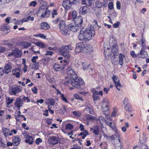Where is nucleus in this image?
<instances>
[{
  "mask_svg": "<svg viewBox=\"0 0 149 149\" xmlns=\"http://www.w3.org/2000/svg\"><path fill=\"white\" fill-rule=\"evenodd\" d=\"M53 22L55 24L59 23L58 25L61 33L65 35H68L70 34V31L75 32L81 29V28L77 26L74 23L70 24L66 26L65 22L59 17L53 20Z\"/></svg>",
  "mask_w": 149,
  "mask_h": 149,
  "instance_id": "nucleus-1",
  "label": "nucleus"
},
{
  "mask_svg": "<svg viewBox=\"0 0 149 149\" xmlns=\"http://www.w3.org/2000/svg\"><path fill=\"white\" fill-rule=\"evenodd\" d=\"M79 32L78 38L79 40L88 41L92 38L93 36L95 34V31L90 28H82Z\"/></svg>",
  "mask_w": 149,
  "mask_h": 149,
  "instance_id": "nucleus-2",
  "label": "nucleus"
},
{
  "mask_svg": "<svg viewBox=\"0 0 149 149\" xmlns=\"http://www.w3.org/2000/svg\"><path fill=\"white\" fill-rule=\"evenodd\" d=\"M90 46L89 45H86L85 46L83 42H79L76 45L75 51L76 53H78L82 51L85 52H91L93 50V49L90 48Z\"/></svg>",
  "mask_w": 149,
  "mask_h": 149,
  "instance_id": "nucleus-3",
  "label": "nucleus"
},
{
  "mask_svg": "<svg viewBox=\"0 0 149 149\" xmlns=\"http://www.w3.org/2000/svg\"><path fill=\"white\" fill-rule=\"evenodd\" d=\"M84 83V80L79 77H77L72 78L71 81V85L74 87L79 88Z\"/></svg>",
  "mask_w": 149,
  "mask_h": 149,
  "instance_id": "nucleus-4",
  "label": "nucleus"
},
{
  "mask_svg": "<svg viewBox=\"0 0 149 149\" xmlns=\"http://www.w3.org/2000/svg\"><path fill=\"white\" fill-rule=\"evenodd\" d=\"M39 13H41V16L42 17H48L50 13L49 10L48 8L45 6H41L39 9Z\"/></svg>",
  "mask_w": 149,
  "mask_h": 149,
  "instance_id": "nucleus-5",
  "label": "nucleus"
},
{
  "mask_svg": "<svg viewBox=\"0 0 149 149\" xmlns=\"http://www.w3.org/2000/svg\"><path fill=\"white\" fill-rule=\"evenodd\" d=\"M68 48V46L62 47L59 50V53L60 54L62 55L65 58H68L70 57L69 54Z\"/></svg>",
  "mask_w": 149,
  "mask_h": 149,
  "instance_id": "nucleus-6",
  "label": "nucleus"
},
{
  "mask_svg": "<svg viewBox=\"0 0 149 149\" xmlns=\"http://www.w3.org/2000/svg\"><path fill=\"white\" fill-rule=\"evenodd\" d=\"M102 104L104 113L106 115H107V114L106 113L108 112L109 107V100L107 98L104 99L102 101Z\"/></svg>",
  "mask_w": 149,
  "mask_h": 149,
  "instance_id": "nucleus-7",
  "label": "nucleus"
},
{
  "mask_svg": "<svg viewBox=\"0 0 149 149\" xmlns=\"http://www.w3.org/2000/svg\"><path fill=\"white\" fill-rule=\"evenodd\" d=\"M22 52L21 51L17 48H15V49L12 50V52L9 53L8 56L9 57L13 56L15 58H19L22 56Z\"/></svg>",
  "mask_w": 149,
  "mask_h": 149,
  "instance_id": "nucleus-8",
  "label": "nucleus"
},
{
  "mask_svg": "<svg viewBox=\"0 0 149 149\" xmlns=\"http://www.w3.org/2000/svg\"><path fill=\"white\" fill-rule=\"evenodd\" d=\"M22 90V88L19 86L13 85L11 88L10 94L11 95H16L17 93L20 92Z\"/></svg>",
  "mask_w": 149,
  "mask_h": 149,
  "instance_id": "nucleus-9",
  "label": "nucleus"
},
{
  "mask_svg": "<svg viewBox=\"0 0 149 149\" xmlns=\"http://www.w3.org/2000/svg\"><path fill=\"white\" fill-rule=\"evenodd\" d=\"M59 141L58 138L54 136L49 137L48 139V142L49 143L53 145L57 144Z\"/></svg>",
  "mask_w": 149,
  "mask_h": 149,
  "instance_id": "nucleus-10",
  "label": "nucleus"
},
{
  "mask_svg": "<svg viewBox=\"0 0 149 149\" xmlns=\"http://www.w3.org/2000/svg\"><path fill=\"white\" fill-rule=\"evenodd\" d=\"M65 69H67V73L68 75L71 76V77H72V78L76 77L77 75L75 73L74 70L72 69L70 65L67 68H65Z\"/></svg>",
  "mask_w": 149,
  "mask_h": 149,
  "instance_id": "nucleus-11",
  "label": "nucleus"
},
{
  "mask_svg": "<svg viewBox=\"0 0 149 149\" xmlns=\"http://www.w3.org/2000/svg\"><path fill=\"white\" fill-rule=\"evenodd\" d=\"M74 23L77 26L80 27V28H82V26H81V24L83 22V18L81 16H78L77 18H75L73 20Z\"/></svg>",
  "mask_w": 149,
  "mask_h": 149,
  "instance_id": "nucleus-12",
  "label": "nucleus"
},
{
  "mask_svg": "<svg viewBox=\"0 0 149 149\" xmlns=\"http://www.w3.org/2000/svg\"><path fill=\"white\" fill-rule=\"evenodd\" d=\"M12 69V64L10 63H6L4 66L5 73L7 74L10 72Z\"/></svg>",
  "mask_w": 149,
  "mask_h": 149,
  "instance_id": "nucleus-13",
  "label": "nucleus"
},
{
  "mask_svg": "<svg viewBox=\"0 0 149 149\" xmlns=\"http://www.w3.org/2000/svg\"><path fill=\"white\" fill-rule=\"evenodd\" d=\"M23 104V100L20 97L17 98L15 103V106L18 107L19 110L20 108L22 106Z\"/></svg>",
  "mask_w": 149,
  "mask_h": 149,
  "instance_id": "nucleus-14",
  "label": "nucleus"
},
{
  "mask_svg": "<svg viewBox=\"0 0 149 149\" xmlns=\"http://www.w3.org/2000/svg\"><path fill=\"white\" fill-rule=\"evenodd\" d=\"M25 137L26 139V140H25L26 143H28L29 144L31 145L34 142V139L31 136L27 134L25 135Z\"/></svg>",
  "mask_w": 149,
  "mask_h": 149,
  "instance_id": "nucleus-15",
  "label": "nucleus"
},
{
  "mask_svg": "<svg viewBox=\"0 0 149 149\" xmlns=\"http://www.w3.org/2000/svg\"><path fill=\"white\" fill-rule=\"evenodd\" d=\"M72 5L68 0H65L62 3V6L65 10L70 9Z\"/></svg>",
  "mask_w": 149,
  "mask_h": 149,
  "instance_id": "nucleus-16",
  "label": "nucleus"
},
{
  "mask_svg": "<svg viewBox=\"0 0 149 149\" xmlns=\"http://www.w3.org/2000/svg\"><path fill=\"white\" fill-rule=\"evenodd\" d=\"M53 68L54 70L56 71H60L64 68V66L55 63L53 66Z\"/></svg>",
  "mask_w": 149,
  "mask_h": 149,
  "instance_id": "nucleus-17",
  "label": "nucleus"
},
{
  "mask_svg": "<svg viewBox=\"0 0 149 149\" xmlns=\"http://www.w3.org/2000/svg\"><path fill=\"white\" fill-rule=\"evenodd\" d=\"M82 4L85 5L87 6H90L94 3V0H82Z\"/></svg>",
  "mask_w": 149,
  "mask_h": 149,
  "instance_id": "nucleus-18",
  "label": "nucleus"
},
{
  "mask_svg": "<svg viewBox=\"0 0 149 149\" xmlns=\"http://www.w3.org/2000/svg\"><path fill=\"white\" fill-rule=\"evenodd\" d=\"M40 26L41 29L45 30H47L50 28L49 25L46 22L41 23Z\"/></svg>",
  "mask_w": 149,
  "mask_h": 149,
  "instance_id": "nucleus-19",
  "label": "nucleus"
},
{
  "mask_svg": "<svg viewBox=\"0 0 149 149\" xmlns=\"http://www.w3.org/2000/svg\"><path fill=\"white\" fill-rule=\"evenodd\" d=\"M88 8L86 6H84L81 7L79 9V13L80 14L84 15L88 12Z\"/></svg>",
  "mask_w": 149,
  "mask_h": 149,
  "instance_id": "nucleus-20",
  "label": "nucleus"
},
{
  "mask_svg": "<svg viewBox=\"0 0 149 149\" xmlns=\"http://www.w3.org/2000/svg\"><path fill=\"white\" fill-rule=\"evenodd\" d=\"M95 4V7L98 8H100L102 6L104 7H105L106 6V4L104 3L101 2L99 0H97L96 1Z\"/></svg>",
  "mask_w": 149,
  "mask_h": 149,
  "instance_id": "nucleus-21",
  "label": "nucleus"
},
{
  "mask_svg": "<svg viewBox=\"0 0 149 149\" xmlns=\"http://www.w3.org/2000/svg\"><path fill=\"white\" fill-rule=\"evenodd\" d=\"M55 100L52 98H49L45 100L46 103L47 104H50L51 105L54 106V105Z\"/></svg>",
  "mask_w": 149,
  "mask_h": 149,
  "instance_id": "nucleus-22",
  "label": "nucleus"
},
{
  "mask_svg": "<svg viewBox=\"0 0 149 149\" xmlns=\"http://www.w3.org/2000/svg\"><path fill=\"white\" fill-rule=\"evenodd\" d=\"M86 121H93L96 120L97 118L90 114H87L86 116Z\"/></svg>",
  "mask_w": 149,
  "mask_h": 149,
  "instance_id": "nucleus-23",
  "label": "nucleus"
},
{
  "mask_svg": "<svg viewBox=\"0 0 149 149\" xmlns=\"http://www.w3.org/2000/svg\"><path fill=\"white\" fill-rule=\"evenodd\" d=\"M21 141L20 139L18 136H16L13 139V141L14 146L17 145L20 143Z\"/></svg>",
  "mask_w": 149,
  "mask_h": 149,
  "instance_id": "nucleus-24",
  "label": "nucleus"
},
{
  "mask_svg": "<svg viewBox=\"0 0 149 149\" xmlns=\"http://www.w3.org/2000/svg\"><path fill=\"white\" fill-rule=\"evenodd\" d=\"M125 57V55L121 53L119 54L118 58H119L118 63L120 65H122L123 64V59Z\"/></svg>",
  "mask_w": 149,
  "mask_h": 149,
  "instance_id": "nucleus-25",
  "label": "nucleus"
},
{
  "mask_svg": "<svg viewBox=\"0 0 149 149\" xmlns=\"http://www.w3.org/2000/svg\"><path fill=\"white\" fill-rule=\"evenodd\" d=\"M99 131V127L97 125L94 126V129L93 132L95 135H97L98 134Z\"/></svg>",
  "mask_w": 149,
  "mask_h": 149,
  "instance_id": "nucleus-26",
  "label": "nucleus"
},
{
  "mask_svg": "<svg viewBox=\"0 0 149 149\" xmlns=\"http://www.w3.org/2000/svg\"><path fill=\"white\" fill-rule=\"evenodd\" d=\"M3 134L5 137H7L8 136L9 130L7 128L3 127L2 129Z\"/></svg>",
  "mask_w": 149,
  "mask_h": 149,
  "instance_id": "nucleus-27",
  "label": "nucleus"
},
{
  "mask_svg": "<svg viewBox=\"0 0 149 149\" xmlns=\"http://www.w3.org/2000/svg\"><path fill=\"white\" fill-rule=\"evenodd\" d=\"M118 47L117 45L116 44H114L111 48L112 49L111 52L113 53H115L116 52H118Z\"/></svg>",
  "mask_w": 149,
  "mask_h": 149,
  "instance_id": "nucleus-28",
  "label": "nucleus"
},
{
  "mask_svg": "<svg viewBox=\"0 0 149 149\" xmlns=\"http://www.w3.org/2000/svg\"><path fill=\"white\" fill-rule=\"evenodd\" d=\"M140 54H141V57L142 58H143L146 57L147 53V52L143 50H141L140 51Z\"/></svg>",
  "mask_w": 149,
  "mask_h": 149,
  "instance_id": "nucleus-29",
  "label": "nucleus"
},
{
  "mask_svg": "<svg viewBox=\"0 0 149 149\" xmlns=\"http://www.w3.org/2000/svg\"><path fill=\"white\" fill-rule=\"evenodd\" d=\"M93 97L94 100H97L99 99L98 92L97 91H95L93 93Z\"/></svg>",
  "mask_w": 149,
  "mask_h": 149,
  "instance_id": "nucleus-30",
  "label": "nucleus"
},
{
  "mask_svg": "<svg viewBox=\"0 0 149 149\" xmlns=\"http://www.w3.org/2000/svg\"><path fill=\"white\" fill-rule=\"evenodd\" d=\"M59 110L60 113H64L67 111V107L65 106H63L59 109Z\"/></svg>",
  "mask_w": 149,
  "mask_h": 149,
  "instance_id": "nucleus-31",
  "label": "nucleus"
},
{
  "mask_svg": "<svg viewBox=\"0 0 149 149\" xmlns=\"http://www.w3.org/2000/svg\"><path fill=\"white\" fill-rule=\"evenodd\" d=\"M65 81L64 83V85L66 86L69 84H71V81L72 79H69L68 78L65 77Z\"/></svg>",
  "mask_w": 149,
  "mask_h": 149,
  "instance_id": "nucleus-32",
  "label": "nucleus"
},
{
  "mask_svg": "<svg viewBox=\"0 0 149 149\" xmlns=\"http://www.w3.org/2000/svg\"><path fill=\"white\" fill-rule=\"evenodd\" d=\"M85 109L89 113L91 114H94V112L92 108L91 107L89 106H87L85 108Z\"/></svg>",
  "mask_w": 149,
  "mask_h": 149,
  "instance_id": "nucleus-33",
  "label": "nucleus"
},
{
  "mask_svg": "<svg viewBox=\"0 0 149 149\" xmlns=\"http://www.w3.org/2000/svg\"><path fill=\"white\" fill-rule=\"evenodd\" d=\"M36 45L42 48H45L46 47V45L43 42H37L36 43Z\"/></svg>",
  "mask_w": 149,
  "mask_h": 149,
  "instance_id": "nucleus-34",
  "label": "nucleus"
},
{
  "mask_svg": "<svg viewBox=\"0 0 149 149\" xmlns=\"http://www.w3.org/2000/svg\"><path fill=\"white\" fill-rule=\"evenodd\" d=\"M73 127V126L72 124L68 123L66 125L65 129L66 130H72Z\"/></svg>",
  "mask_w": 149,
  "mask_h": 149,
  "instance_id": "nucleus-35",
  "label": "nucleus"
},
{
  "mask_svg": "<svg viewBox=\"0 0 149 149\" xmlns=\"http://www.w3.org/2000/svg\"><path fill=\"white\" fill-rule=\"evenodd\" d=\"M72 112L73 114L77 117H80L81 114V113L79 111H74Z\"/></svg>",
  "mask_w": 149,
  "mask_h": 149,
  "instance_id": "nucleus-36",
  "label": "nucleus"
},
{
  "mask_svg": "<svg viewBox=\"0 0 149 149\" xmlns=\"http://www.w3.org/2000/svg\"><path fill=\"white\" fill-rule=\"evenodd\" d=\"M145 40L143 39V38H142L140 40V41L139 42V44H141L142 45V47L143 49L146 46L145 44Z\"/></svg>",
  "mask_w": 149,
  "mask_h": 149,
  "instance_id": "nucleus-37",
  "label": "nucleus"
},
{
  "mask_svg": "<svg viewBox=\"0 0 149 149\" xmlns=\"http://www.w3.org/2000/svg\"><path fill=\"white\" fill-rule=\"evenodd\" d=\"M21 70L20 68H16L12 70V74H13L14 72L15 73L18 72V71L20 72Z\"/></svg>",
  "mask_w": 149,
  "mask_h": 149,
  "instance_id": "nucleus-38",
  "label": "nucleus"
},
{
  "mask_svg": "<svg viewBox=\"0 0 149 149\" xmlns=\"http://www.w3.org/2000/svg\"><path fill=\"white\" fill-rule=\"evenodd\" d=\"M115 85L117 89L119 91H120V88H118V87L119 86L120 87H121V86L122 85L120 83V80H118V82H116V83H115Z\"/></svg>",
  "mask_w": 149,
  "mask_h": 149,
  "instance_id": "nucleus-39",
  "label": "nucleus"
},
{
  "mask_svg": "<svg viewBox=\"0 0 149 149\" xmlns=\"http://www.w3.org/2000/svg\"><path fill=\"white\" fill-rule=\"evenodd\" d=\"M82 65L83 66V70H86L88 68L89 64H88L84 62L82 63Z\"/></svg>",
  "mask_w": 149,
  "mask_h": 149,
  "instance_id": "nucleus-40",
  "label": "nucleus"
},
{
  "mask_svg": "<svg viewBox=\"0 0 149 149\" xmlns=\"http://www.w3.org/2000/svg\"><path fill=\"white\" fill-rule=\"evenodd\" d=\"M88 134V132L86 130H84V132H81L79 134V136H86Z\"/></svg>",
  "mask_w": 149,
  "mask_h": 149,
  "instance_id": "nucleus-41",
  "label": "nucleus"
},
{
  "mask_svg": "<svg viewBox=\"0 0 149 149\" xmlns=\"http://www.w3.org/2000/svg\"><path fill=\"white\" fill-rule=\"evenodd\" d=\"M77 12L76 11H74L72 12V17L73 20L77 17Z\"/></svg>",
  "mask_w": 149,
  "mask_h": 149,
  "instance_id": "nucleus-42",
  "label": "nucleus"
},
{
  "mask_svg": "<svg viewBox=\"0 0 149 149\" xmlns=\"http://www.w3.org/2000/svg\"><path fill=\"white\" fill-rule=\"evenodd\" d=\"M32 65L33 66L32 68L35 69L36 70H37L38 69V66H39V63H36Z\"/></svg>",
  "mask_w": 149,
  "mask_h": 149,
  "instance_id": "nucleus-43",
  "label": "nucleus"
},
{
  "mask_svg": "<svg viewBox=\"0 0 149 149\" xmlns=\"http://www.w3.org/2000/svg\"><path fill=\"white\" fill-rule=\"evenodd\" d=\"M59 93L61 95V97L62 100L65 102L66 103L68 102L67 99L66 97L64 96V95L63 94H61V92H60Z\"/></svg>",
  "mask_w": 149,
  "mask_h": 149,
  "instance_id": "nucleus-44",
  "label": "nucleus"
},
{
  "mask_svg": "<svg viewBox=\"0 0 149 149\" xmlns=\"http://www.w3.org/2000/svg\"><path fill=\"white\" fill-rule=\"evenodd\" d=\"M108 6L109 9L110 10H111L113 8V3L112 2H110L108 3Z\"/></svg>",
  "mask_w": 149,
  "mask_h": 149,
  "instance_id": "nucleus-45",
  "label": "nucleus"
},
{
  "mask_svg": "<svg viewBox=\"0 0 149 149\" xmlns=\"http://www.w3.org/2000/svg\"><path fill=\"white\" fill-rule=\"evenodd\" d=\"M20 114L15 115V116L16 120L19 122H20Z\"/></svg>",
  "mask_w": 149,
  "mask_h": 149,
  "instance_id": "nucleus-46",
  "label": "nucleus"
},
{
  "mask_svg": "<svg viewBox=\"0 0 149 149\" xmlns=\"http://www.w3.org/2000/svg\"><path fill=\"white\" fill-rule=\"evenodd\" d=\"M38 58V56H36L33 57L31 59V61L33 63H36V60Z\"/></svg>",
  "mask_w": 149,
  "mask_h": 149,
  "instance_id": "nucleus-47",
  "label": "nucleus"
},
{
  "mask_svg": "<svg viewBox=\"0 0 149 149\" xmlns=\"http://www.w3.org/2000/svg\"><path fill=\"white\" fill-rule=\"evenodd\" d=\"M63 66H64V68H66V67H69L67 64V61L66 60H63Z\"/></svg>",
  "mask_w": 149,
  "mask_h": 149,
  "instance_id": "nucleus-48",
  "label": "nucleus"
},
{
  "mask_svg": "<svg viewBox=\"0 0 149 149\" xmlns=\"http://www.w3.org/2000/svg\"><path fill=\"white\" fill-rule=\"evenodd\" d=\"M5 73L3 68L2 67L0 68V76H2Z\"/></svg>",
  "mask_w": 149,
  "mask_h": 149,
  "instance_id": "nucleus-49",
  "label": "nucleus"
},
{
  "mask_svg": "<svg viewBox=\"0 0 149 149\" xmlns=\"http://www.w3.org/2000/svg\"><path fill=\"white\" fill-rule=\"evenodd\" d=\"M68 1L72 5L76 4L77 3V0H68Z\"/></svg>",
  "mask_w": 149,
  "mask_h": 149,
  "instance_id": "nucleus-50",
  "label": "nucleus"
},
{
  "mask_svg": "<svg viewBox=\"0 0 149 149\" xmlns=\"http://www.w3.org/2000/svg\"><path fill=\"white\" fill-rule=\"evenodd\" d=\"M124 104L125 105H128L129 104V102L127 98H125L123 101Z\"/></svg>",
  "mask_w": 149,
  "mask_h": 149,
  "instance_id": "nucleus-51",
  "label": "nucleus"
},
{
  "mask_svg": "<svg viewBox=\"0 0 149 149\" xmlns=\"http://www.w3.org/2000/svg\"><path fill=\"white\" fill-rule=\"evenodd\" d=\"M12 75L13 76H15L16 78H19L20 75V72L18 71V72L15 73L14 72L13 74Z\"/></svg>",
  "mask_w": 149,
  "mask_h": 149,
  "instance_id": "nucleus-52",
  "label": "nucleus"
},
{
  "mask_svg": "<svg viewBox=\"0 0 149 149\" xmlns=\"http://www.w3.org/2000/svg\"><path fill=\"white\" fill-rule=\"evenodd\" d=\"M112 80L115 83H116V80H117V78H118V77L117 76L113 75V77H112Z\"/></svg>",
  "mask_w": 149,
  "mask_h": 149,
  "instance_id": "nucleus-53",
  "label": "nucleus"
},
{
  "mask_svg": "<svg viewBox=\"0 0 149 149\" xmlns=\"http://www.w3.org/2000/svg\"><path fill=\"white\" fill-rule=\"evenodd\" d=\"M120 24V22H117L116 23H115L113 24V26L115 28H117L119 27Z\"/></svg>",
  "mask_w": 149,
  "mask_h": 149,
  "instance_id": "nucleus-54",
  "label": "nucleus"
},
{
  "mask_svg": "<svg viewBox=\"0 0 149 149\" xmlns=\"http://www.w3.org/2000/svg\"><path fill=\"white\" fill-rule=\"evenodd\" d=\"M37 4V3L36 1H31L30 3L29 4V6H33V7L35 6Z\"/></svg>",
  "mask_w": 149,
  "mask_h": 149,
  "instance_id": "nucleus-55",
  "label": "nucleus"
},
{
  "mask_svg": "<svg viewBox=\"0 0 149 149\" xmlns=\"http://www.w3.org/2000/svg\"><path fill=\"white\" fill-rule=\"evenodd\" d=\"M130 54L131 56L133 58L136 57L137 56L135 54V52L133 51H131L130 52Z\"/></svg>",
  "mask_w": 149,
  "mask_h": 149,
  "instance_id": "nucleus-56",
  "label": "nucleus"
},
{
  "mask_svg": "<svg viewBox=\"0 0 149 149\" xmlns=\"http://www.w3.org/2000/svg\"><path fill=\"white\" fill-rule=\"evenodd\" d=\"M130 104H128L127 105H125V109L127 110L129 112H130L131 110L130 109Z\"/></svg>",
  "mask_w": 149,
  "mask_h": 149,
  "instance_id": "nucleus-57",
  "label": "nucleus"
},
{
  "mask_svg": "<svg viewBox=\"0 0 149 149\" xmlns=\"http://www.w3.org/2000/svg\"><path fill=\"white\" fill-rule=\"evenodd\" d=\"M120 5L121 4L120 2L118 1H117L116 2V6L117 8L118 9H120Z\"/></svg>",
  "mask_w": 149,
  "mask_h": 149,
  "instance_id": "nucleus-58",
  "label": "nucleus"
},
{
  "mask_svg": "<svg viewBox=\"0 0 149 149\" xmlns=\"http://www.w3.org/2000/svg\"><path fill=\"white\" fill-rule=\"evenodd\" d=\"M42 141V139L40 138H38L36 141L35 142L36 144H39Z\"/></svg>",
  "mask_w": 149,
  "mask_h": 149,
  "instance_id": "nucleus-59",
  "label": "nucleus"
},
{
  "mask_svg": "<svg viewBox=\"0 0 149 149\" xmlns=\"http://www.w3.org/2000/svg\"><path fill=\"white\" fill-rule=\"evenodd\" d=\"M2 29H3V30L6 31V33H8L10 31V29L7 26H4Z\"/></svg>",
  "mask_w": 149,
  "mask_h": 149,
  "instance_id": "nucleus-60",
  "label": "nucleus"
},
{
  "mask_svg": "<svg viewBox=\"0 0 149 149\" xmlns=\"http://www.w3.org/2000/svg\"><path fill=\"white\" fill-rule=\"evenodd\" d=\"M32 91L35 94H36L37 93V91L38 89L36 86H34L33 88L31 89Z\"/></svg>",
  "mask_w": 149,
  "mask_h": 149,
  "instance_id": "nucleus-61",
  "label": "nucleus"
},
{
  "mask_svg": "<svg viewBox=\"0 0 149 149\" xmlns=\"http://www.w3.org/2000/svg\"><path fill=\"white\" fill-rule=\"evenodd\" d=\"M74 97L75 98L77 99H79L81 100V97H80L78 94H75L74 95Z\"/></svg>",
  "mask_w": 149,
  "mask_h": 149,
  "instance_id": "nucleus-62",
  "label": "nucleus"
},
{
  "mask_svg": "<svg viewBox=\"0 0 149 149\" xmlns=\"http://www.w3.org/2000/svg\"><path fill=\"white\" fill-rule=\"evenodd\" d=\"M27 19L26 20H27V21L29 20H30L31 21H33L34 19V17H31L30 15L27 17Z\"/></svg>",
  "mask_w": 149,
  "mask_h": 149,
  "instance_id": "nucleus-63",
  "label": "nucleus"
},
{
  "mask_svg": "<svg viewBox=\"0 0 149 149\" xmlns=\"http://www.w3.org/2000/svg\"><path fill=\"white\" fill-rule=\"evenodd\" d=\"M24 45L25 47L27 48L31 45V44L27 42H24Z\"/></svg>",
  "mask_w": 149,
  "mask_h": 149,
  "instance_id": "nucleus-64",
  "label": "nucleus"
}]
</instances>
